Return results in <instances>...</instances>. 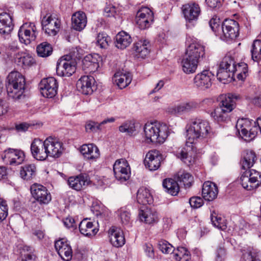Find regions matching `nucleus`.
<instances>
[{"label":"nucleus","instance_id":"obj_1","mask_svg":"<svg viewBox=\"0 0 261 261\" xmlns=\"http://www.w3.org/2000/svg\"><path fill=\"white\" fill-rule=\"evenodd\" d=\"M256 160V153L252 150H245L242 153L240 164L242 169L245 171L240 177V183L247 190L256 189L261 184V174L253 169L248 170L253 166Z\"/></svg>","mask_w":261,"mask_h":261},{"label":"nucleus","instance_id":"obj_2","mask_svg":"<svg viewBox=\"0 0 261 261\" xmlns=\"http://www.w3.org/2000/svg\"><path fill=\"white\" fill-rule=\"evenodd\" d=\"M186 43L187 48L181 62L182 69L185 73H193L205 57L204 46L190 36L187 37Z\"/></svg>","mask_w":261,"mask_h":261},{"label":"nucleus","instance_id":"obj_3","mask_svg":"<svg viewBox=\"0 0 261 261\" xmlns=\"http://www.w3.org/2000/svg\"><path fill=\"white\" fill-rule=\"evenodd\" d=\"M236 71L239 72L237 74L238 80H245L248 75L247 64L242 62L236 65L233 58L230 56H226L220 64V68L217 73V79L220 82L225 80L227 82L234 81L233 77Z\"/></svg>","mask_w":261,"mask_h":261},{"label":"nucleus","instance_id":"obj_4","mask_svg":"<svg viewBox=\"0 0 261 261\" xmlns=\"http://www.w3.org/2000/svg\"><path fill=\"white\" fill-rule=\"evenodd\" d=\"M211 130L208 121L200 118L191 120L186 126L188 143L196 145L206 138Z\"/></svg>","mask_w":261,"mask_h":261},{"label":"nucleus","instance_id":"obj_5","mask_svg":"<svg viewBox=\"0 0 261 261\" xmlns=\"http://www.w3.org/2000/svg\"><path fill=\"white\" fill-rule=\"evenodd\" d=\"M238 98V96L231 93L221 95L220 97V106L212 113V116L218 122H224L229 120L228 114L234 109L236 100Z\"/></svg>","mask_w":261,"mask_h":261},{"label":"nucleus","instance_id":"obj_6","mask_svg":"<svg viewBox=\"0 0 261 261\" xmlns=\"http://www.w3.org/2000/svg\"><path fill=\"white\" fill-rule=\"evenodd\" d=\"M146 139L153 143H163L169 135L167 125L158 122L147 123L144 126Z\"/></svg>","mask_w":261,"mask_h":261},{"label":"nucleus","instance_id":"obj_7","mask_svg":"<svg viewBox=\"0 0 261 261\" xmlns=\"http://www.w3.org/2000/svg\"><path fill=\"white\" fill-rule=\"evenodd\" d=\"M254 126L251 128L252 121L248 118L239 119L236 123V128L242 137L252 138L257 134L258 131L261 133V116L254 122Z\"/></svg>","mask_w":261,"mask_h":261},{"label":"nucleus","instance_id":"obj_8","mask_svg":"<svg viewBox=\"0 0 261 261\" xmlns=\"http://www.w3.org/2000/svg\"><path fill=\"white\" fill-rule=\"evenodd\" d=\"M76 70V62L70 55H66L60 58L57 63V74L60 76H71Z\"/></svg>","mask_w":261,"mask_h":261},{"label":"nucleus","instance_id":"obj_9","mask_svg":"<svg viewBox=\"0 0 261 261\" xmlns=\"http://www.w3.org/2000/svg\"><path fill=\"white\" fill-rule=\"evenodd\" d=\"M239 24L233 19H226L221 24V37L223 40L233 39L239 35Z\"/></svg>","mask_w":261,"mask_h":261},{"label":"nucleus","instance_id":"obj_10","mask_svg":"<svg viewBox=\"0 0 261 261\" xmlns=\"http://www.w3.org/2000/svg\"><path fill=\"white\" fill-rule=\"evenodd\" d=\"M113 171L116 178L121 182L126 181L130 176V168L124 159L116 161L113 165Z\"/></svg>","mask_w":261,"mask_h":261},{"label":"nucleus","instance_id":"obj_11","mask_svg":"<svg viewBox=\"0 0 261 261\" xmlns=\"http://www.w3.org/2000/svg\"><path fill=\"white\" fill-rule=\"evenodd\" d=\"M18 35L20 41L25 44H29L36 38V28L34 23H24L20 28Z\"/></svg>","mask_w":261,"mask_h":261},{"label":"nucleus","instance_id":"obj_12","mask_svg":"<svg viewBox=\"0 0 261 261\" xmlns=\"http://www.w3.org/2000/svg\"><path fill=\"white\" fill-rule=\"evenodd\" d=\"M181 9L187 27H190V24H194L197 21L201 13L199 6L196 3L185 4L182 6Z\"/></svg>","mask_w":261,"mask_h":261},{"label":"nucleus","instance_id":"obj_13","mask_svg":"<svg viewBox=\"0 0 261 261\" xmlns=\"http://www.w3.org/2000/svg\"><path fill=\"white\" fill-rule=\"evenodd\" d=\"M153 20V14L147 7H142L137 12L135 21L141 29H145L150 27Z\"/></svg>","mask_w":261,"mask_h":261},{"label":"nucleus","instance_id":"obj_14","mask_svg":"<svg viewBox=\"0 0 261 261\" xmlns=\"http://www.w3.org/2000/svg\"><path fill=\"white\" fill-rule=\"evenodd\" d=\"M195 145L188 143L187 141L186 147L176 152V156L188 166L195 163V158L193 155L197 151V147Z\"/></svg>","mask_w":261,"mask_h":261},{"label":"nucleus","instance_id":"obj_15","mask_svg":"<svg viewBox=\"0 0 261 261\" xmlns=\"http://www.w3.org/2000/svg\"><path fill=\"white\" fill-rule=\"evenodd\" d=\"M33 197L41 204H47L50 201L51 197L46 187L39 184H34L31 187Z\"/></svg>","mask_w":261,"mask_h":261},{"label":"nucleus","instance_id":"obj_16","mask_svg":"<svg viewBox=\"0 0 261 261\" xmlns=\"http://www.w3.org/2000/svg\"><path fill=\"white\" fill-rule=\"evenodd\" d=\"M44 142L48 156L59 158L62 154L63 150V144L58 139L49 137Z\"/></svg>","mask_w":261,"mask_h":261},{"label":"nucleus","instance_id":"obj_17","mask_svg":"<svg viewBox=\"0 0 261 261\" xmlns=\"http://www.w3.org/2000/svg\"><path fill=\"white\" fill-rule=\"evenodd\" d=\"M42 29L50 36H55L59 30L60 21L52 15L44 16L41 21Z\"/></svg>","mask_w":261,"mask_h":261},{"label":"nucleus","instance_id":"obj_18","mask_svg":"<svg viewBox=\"0 0 261 261\" xmlns=\"http://www.w3.org/2000/svg\"><path fill=\"white\" fill-rule=\"evenodd\" d=\"M3 159L10 165H18L24 161V154L20 150L9 148L5 150Z\"/></svg>","mask_w":261,"mask_h":261},{"label":"nucleus","instance_id":"obj_19","mask_svg":"<svg viewBox=\"0 0 261 261\" xmlns=\"http://www.w3.org/2000/svg\"><path fill=\"white\" fill-rule=\"evenodd\" d=\"M26 83H7L6 85L8 95L14 100L24 98Z\"/></svg>","mask_w":261,"mask_h":261},{"label":"nucleus","instance_id":"obj_20","mask_svg":"<svg viewBox=\"0 0 261 261\" xmlns=\"http://www.w3.org/2000/svg\"><path fill=\"white\" fill-rule=\"evenodd\" d=\"M55 247L59 256L65 261H69L72 256V251L69 243L65 239H61L55 243Z\"/></svg>","mask_w":261,"mask_h":261},{"label":"nucleus","instance_id":"obj_21","mask_svg":"<svg viewBox=\"0 0 261 261\" xmlns=\"http://www.w3.org/2000/svg\"><path fill=\"white\" fill-rule=\"evenodd\" d=\"M162 158L159 151L152 150L146 154L144 163L149 170L155 171L160 167Z\"/></svg>","mask_w":261,"mask_h":261},{"label":"nucleus","instance_id":"obj_22","mask_svg":"<svg viewBox=\"0 0 261 261\" xmlns=\"http://www.w3.org/2000/svg\"><path fill=\"white\" fill-rule=\"evenodd\" d=\"M31 151L33 158L38 161H44L48 156L44 141L39 139H35L32 142Z\"/></svg>","mask_w":261,"mask_h":261},{"label":"nucleus","instance_id":"obj_23","mask_svg":"<svg viewBox=\"0 0 261 261\" xmlns=\"http://www.w3.org/2000/svg\"><path fill=\"white\" fill-rule=\"evenodd\" d=\"M101 61V57L98 54H89L82 60L83 69L90 72H95L99 68V62Z\"/></svg>","mask_w":261,"mask_h":261},{"label":"nucleus","instance_id":"obj_24","mask_svg":"<svg viewBox=\"0 0 261 261\" xmlns=\"http://www.w3.org/2000/svg\"><path fill=\"white\" fill-rule=\"evenodd\" d=\"M110 241L112 245L115 247H122L125 242L123 231L120 228L112 226L109 230Z\"/></svg>","mask_w":261,"mask_h":261},{"label":"nucleus","instance_id":"obj_25","mask_svg":"<svg viewBox=\"0 0 261 261\" xmlns=\"http://www.w3.org/2000/svg\"><path fill=\"white\" fill-rule=\"evenodd\" d=\"M138 216L140 220L146 224H153L159 221L158 213L154 210L148 207L140 209Z\"/></svg>","mask_w":261,"mask_h":261},{"label":"nucleus","instance_id":"obj_26","mask_svg":"<svg viewBox=\"0 0 261 261\" xmlns=\"http://www.w3.org/2000/svg\"><path fill=\"white\" fill-rule=\"evenodd\" d=\"M89 180L88 175L81 174L76 176L69 177L67 183L70 188L79 191L88 184Z\"/></svg>","mask_w":261,"mask_h":261},{"label":"nucleus","instance_id":"obj_27","mask_svg":"<svg viewBox=\"0 0 261 261\" xmlns=\"http://www.w3.org/2000/svg\"><path fill=\"white\" fill-rule=\"evenodd\" d=\"M14 28L12 16L7 13L0 14V34L8 35Z\"/></svg>","mask_w":261,"mask_h":261},{"label":"nucleus","instance_id":"obj_28","mask_svg":"<svg viewBox=\"0 0 261 261\" xmlns=\"http://www.w3.org/2000/svg\"><path fill=\"white\" fill-rule=\"evenodd\" d=\"M218 193L217 187L214 182L207 181L203 184L202 195L205 200L209 201L213 200L217 197Z\"/></svg>","mask_w":261,"mask_h":261},{"label":"nucleus","instance_id":"obj_29","mask_svg":"<svg viewBox=\"0 0 261 261\" xmlns=\"http://www.w3.org/2000/svg\"><path fill=\"white\" fill-rule=\"evenodd\" d=\"M80 152L88 160H95L100 156L99 149L93 144L83 145L81 147Z\"/></svg>","mask_w":261,"mask_h":261},{"label":"nucleus","instance_id":"obj_30","mask_svg":"<svg viewBox=\"0 0 261 261\" xmlns=\"http://www.w3.org/2000/svg\"><path fill=\"white\" fill-rule=\"evenodd\" d=\"M72 27L74 30L81 31L87 24V17L83 12L79 11L74 13L71 18Z\"/></svg>","mask_w":261,"mask_h":261},{"label":"nucleus","instance_id":"obj_31","mask_svg":"<svg viewBox=\"0 0 261 261\" xmlns=\"http://www.w3.org/2000/svg\"><path fill=\"white\" fill-rule=\"evenodd\" d=\"M58 83H40L39 89L42 95L46 98H52L57 93Z\"/></svg>","mask_w":261,"mask_h":261},{"label":"nucleus","instance_id":"obj_32","mask_svg":"<svg viewBox=\"0 0 261 261\" xmlns=\"http://www.w3.org/2000/svg\"><path fill=\"white\" fill-rule=\"evenodd\" d=\"M80 232L87 237L94 236L97 232L98 229L94 227L93 222L88 219H83L79 226Z\"/></svg>","mask_w":261,"mask_h":261},{"label":"nucleus","instance_id":"obj_33","mask_svg":"<svg viewBox=\"0 0 261 261\" xmlns=\"http://www.w3.org/2000/svg\"><path fill=\"white\" fill-rule=\"evenodd\" d=\"M150 45L146 40H140L134 44V50L138 58H145L150 52Z\"/></svg>","mask_w":261,"mask_h":261},{"label":"nucleus","instance_id":"obj_34","mask_svg":"<svg viewBox=\"0 0 261 261\" xmlns=\"http://www.w3.org/2000/svg\"><path fill=\"white\" fill-rule=\"evenodd\" d=\"M37 169L33 164H27L21 167L20 176L24 180H29L36 177Z\"/></svg>","mask_w":261,"mask_h":261},{"label":"nucleus","instance_id":"obj_35","mask_svg":"<svg viewBox=\"0 0 261 261\" xmlns=\"http://www.w3.org/2000/svg\"><path fill=\"white\" fill-rule=\"evenodd\" d=\"M137 202L142 205L150 204L153 202V198L149 190L141 187L138 190L137 195Z\"/></svg>","mask_w":261,"mask_h":261},{"label":"nucleus","instance_id":"obj_36","mask_svg":"<svg viewBox=\"0 0 261 261\" xmlns=\"http://www.w3.org/2000/svg\"><path fill=\"white\" fill-rule=\"evenodd\" d=\"M132 41L131 37L125 32L121 31L116 36L115 45L118 48L125 49L129 45Z\"/></svg>","mask_w":261,"mask_h":261},{"label":"nucleus","instance_id":"obj_37","mask_svg":"<svg viewBox=\"0 0 261 261\" xmlns=\"http://www.w3.org/2000/svg\"><path fill=\"white\" fill-rule=\"evenodd\" d=\"M163 186L165 191L172 196L176 195L179 190L178 183L172 178L164 179Z\"/></svg>","mask_w":261,"mask_h":261},{"label":"nucleus","instance_id":"obj_38","mask_svg":"<svg viewBox=\"0 0 261 261\" xmlns=\"http://www.w3.org/2000/svg\"><path fill=\"white\" fill-rule=\"evenodd\" d=\"M115 121L114 117L108 118L105 119L100 123H98L92 121H88L85 125V129L87 132H96L98 130L101 129V126L108 123H112Z\"/></svg>","mask_w":261,"mask_h":261},{"label":"nucleus","instance_id":"obj_39","mask_svg":"<svg viewBox=\"0 0 261 261\" xmlns=\"http://www.w3.org/2000/svg\"><path fill=\"white\" fill-rule=\"evenodd\" d=\"M177 182L187 189L190 188L193 182V177L189 173L180 171L177 173Z\"/></svg>","mask_w":261,"mask_h":261},{"label":"nucleus","instance_id":"obj_40","mask_svg":"<svg viewBox=\"0 0 261 261\" xmlns=\"http://www.w3.org/2000/svg\"><path fill=\"white\" fill-rule=\"evenodd\" d=\"M172 255L176 261H189L190 259V252L182 247H178L176 250L174 249Z\"/></svg>","mask_w":261,"mask_h":261},{"label":"nucleus","instance_id":"obj_41","mask_svg":"<svg viewBox=\"0 0 261 261\" xmlns=\"http://www.w3.org/2000/svg\"><path fill=\"white\" fill-rule=\"evenodd\" d=\"M132 73L123 69L117 71L113 76L114 82H132Z\"/></svg>","mask_w":261,"mask_h":261},{"label":"nucleus","instance_id":"obj_42","mask_svg":"<svg viewBox=\"0 0 261 261\" xmlns=\"http://www.w3.org/2000/svg\"><path fill=\"white\" fill-rule=\"evenodd\" d=\"M52 52L53 48L48 42H42L37 47V53L39 57H47L51 54Z\"/></svg>","mask_w":261,"mask_h":261},{"label":"nucleus","instance_id":"obj_43","mask_svg":"<svg viewBox=\"0 0 261 261\" xmlns=\"http://www.w3.org/2000/svg\"><path fill=\"white\" fill-rule=\"evenodd\" d=\"M211 219L213 225L218 228L225 230L227 228L226 222L224 218H222L215 212H213L211 215Z\"/></svg>","mask_w":261,"mask_h":261},{"label":"nucleus","instance_id":"obj_44","mask_svg":"<svg viewBox=\"0 0 261 261\" xmlns=\"http://www.w3.org/2000/svg\"><path fill=\"white\" fill-rule=\"evenodd\" d=\"M92 83H76V87L77 90L84 95L91 94L93 91L96 89L93 85L92 86Z\"/></svg>","mask_w":261,"mask_h":261},{"label":"nucleus","instance_id":"obj_45","mask_svg":"<svg viewBox=\"0 0 261 261\" xmlns=\"http://www.w3.org/2000/svg\"><path fill=\"white\" fill-rule=\"evenodd\" d=\"M252 59L254 61H257L261 58V41L255 40L252 45L251 50Z\"/></svg>","mask_w":261,"mask_h":261},{"label":"nucleus","instance_id":"obj_46","mask_svg":"<svg viewBox=\"0 0 261 261\" xmlns=\"http://www.w3.org/2000/svg\"><path fill=\"white\" fill-rule=\"evenodd\" d=\"M214 74L209 70H204L195 77V82H211L215 80Z\"/></svg>","mask_w":261,"mask_h":261},{"label":"nucleus","instance_id":"obj_47","mask_svg":"<svg viewBox=\"0 0 261 261\" xmlns=\"http://www.w3.org/2000/svg\"><path fill=\"white\" fill-rule=\"evenodd\" d=\"M117 212L122 224L128 225L130 223L131 221L130 214L126 207L120 208Z\"/></svg>","mask_w":261,"mask_h":261},{"label":"nucleus","instance_id":"obj_48","mask_svg":"<svg viewBox=\"0 0 261 261\" xmlns=\"http://www.w3.org/2000/svg\"><path fill=\"white\" fill-rule=\"evenodd\" d=\"M209 25L216 35H221V25H220V20L217 16H214L211 19Z\"/></svg>","mask_w":261,"mask_h":261},{"label":"nucleus","instance_id":"obj_49","mask_svg":"<svg viewBox=\"0 0 261 261\" xmlns=\"http://www.w3.org/2000/svg\"><path fill=\"white\" fill-rule=\"evenodd\" d=\"M158 247L163 253L165 254H172L174 250L172 245L164 240L159 241Z\"/></svg>","mask_w":261,"mask_h":261},{"label":"nucleus","instance_id":"obj_50","mask_svg":"<svg viewBox=\"0 0 261 261\" xmlns=\"http://www.w3.org/2000/svg\"><path fill=\"white\" fill-rule=\"evenodd\" d=\"M119 131L122 133H126L128 135H132L136 130L134 123L127 121L119 127Z\"/></svg>","mask_w":261,"mask_h":261},{"label":"nucleus","instance_id":"obj_51","mask_svg":"<svg viewBox=\"0 0 261 261\" xmlns=\"http://www.w3.org/2000/svg\"><path fill=\"white\" fill-rule=\"evenodd\" d=\"M110 38L104 33L98 34L97 37L96 42L101 48H105L109 45V41Z\"/></svg>","mask_w":261,"mask_h":261},{"label":"nucleus","instance_id":"obj_52","mask_svg":"<svg viewBox=\"0 0 261 261\" xmlns=\"http://www.w3.org/2000/svg\"><path fill=\"white\" fill-rule=\"evenodd\" d=\"M8 82H25V79L20 72L16 71H12L7 77Z\"/></svg>","mask_w":261,"mask_h":261},{"label":"nucleus","instance_id":"obj_53","mask_svg":"<svg viewBox=\"0 0 261 261\" xmlns=\"http://www.w3.org/2000/svg\"><path fill=\"white\" fill-rule=\"evenodd\" d=\"M18 59V64L24 67L30 66L35 63L34 59L29 55L21 57Z\"/></svg>","mask_w":261,"mask_h":261},{"label":"nucleus","instance_id":"obj_54","mask_svg":"<svg viewBox=\"0 0 261 261\" xmlns=\"http://www.w3.org/2000/svg\"><path fill=\"white\" fill-rule=\"evenodd\" d=\"M8 205L6 201L0 199V222L5 220L8 216Z\"/></svg>","mask_w":261,"mask_h":261},{"label":"nucleus","instance_id":"obj_55","mask_svg":"<svg viewBox=\"0 0 261 261\" xmlns=\"http://www.w3.org/2000/svg\"><path fill=\"white\" fill-rule=\"evenodd\" d=\"M189 203L191 207L197 208L203 205V201L200 197H193L189 199Z\"/></svg>","mask_w":261,"mask_h":261},{"label":"nucleus","instance_id":"obj_56","mask_svg":"<svg viewBox=\"0 0 261 261\" xmlns=\"http://www.w3.org/2000/svg\"><path fill=\"white\" fill-rule=\"evenodd\" d=\"M243 258L245 261H260L258 254L251 251L244 253Z\"/></svg>","mask_w":261,"mask_h":261},{"label":"nucleus","instance_id":"obj_57","mask_svg":"<svg viewBox=\"0 0 261 261\" xmlns=\"http://www.w3.org/2000/svg\"><path fill=\"white\" fill-rule=\"evenodd\" d=\"M104 13L107 17L115 16L117 14V8L109 4L105 8Z\"/></svg>","mask_w":261,"mask_h":261},{"label":"nucleus","instance_id":"obj_58","mask_svg":"<svg viewBox=\"0 0 261 261\" xmlns=\"http://www.w3.org/2000/svg\"><path fill=\"white\" fill-rule=\"evenodd\" d=\"M168 111L169 113L172 114H177L181 113H185L184 107L182 104L176 106H173L169 108L168 109Z\"/></svg>","mask_w":261,"mask_h":261},{"label":"nucleus","instance_id":"obj_59","mask_svg":"<svg viewBox=\"0 0 261 261\" xmlns=\"http://www.w3.org/2000/svg\"><path fill=\"white\" fill-rule=\"evenodd\" d=\"M9 110L7 102L4 100L0 99V116L5 114Z\"/></svg>","mask_w":261,"mask_h":261},{"label":"nucleus","instance_id":"obj_60","mask_svg":"<svg viewBox=\"0 0 261 261\" xmlns=\"http://www.w3.org/2000/svg\"><path fill=\"white\" fill-rule=\"evenodd\" d=\"M223 0H205L207 5L212 8L220 7Z\"/></svg>","mask_w":261,"mask_h":261},{"label":"nucleus","instance_id":"obj_61","mask_svg":"<svg viewBox=\"0 0 261 261\" xmlns=\"http://www.w3.org/2000/svg\"><path fill=\"white\" fill-rule=\"evenodd\" d=\"M64 224L66 227L75 228L76 227L75 222L72 217H67L63 221Z\"/></svg>","mask_w":261,"mask_h":261},{"label":"nucleus","instance_id":"obj_62","mask_svg":"<svg viewBox=\"0 0 261 261\" xmlns=\"http://www.w3.org/2000/svg\"><path fill=\"white\" fill-rule=\"evenodd\" d=\"M225 255V250L224 248L219 247L216 251V259L217 261H222V259Z\"/></svg>","mask_w":261,"mask_h":261},{"label":"nucleus","instance_id":"obj_63","mask_svg":"<svg viewBox=\"0 0 261 261\" xmlns=\"http://www.w3.org/2000/svg\"><path fill=\"white\" fill-rule=\"evenodd\" d=\"M146 255L149 257L154 256V251L152 246L150 244H146L144 248Z\"/></svg>","mask_w":261,"mask_h":261},{"label":"nucleus","instance_id":"obj_64","mask_svg":"<svg viewBox=\"0 0 261 261\" xmlns=\"http://www.w3.org/2000/svg\"><path fill=\"white\" fill-rule=\"evenodd\" d=\"M182 105L184 107L185 112H189L190 111L193 110V109H195L197 106L196 103L192 102L182 103Z\"/></svg>","mask_w":261,"mask_h":261}]
</instances>
